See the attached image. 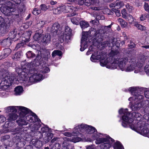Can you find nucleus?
Returning <instances> with one entry per match:
<instances>
[{"mask_svg":"<svg viewBox=\"0 0 149 149\" xmlns=\"http://www.w3.org/2000/svg\"><path fill=\"white\" fill-rule=\"evenodd\" d=\"M144 8L146 11L149 12V5L148 3H145Z\"/></svg>","mask_w":149,"mask_h":149,"instance_id":"nucleus-43","label":"nucleus"},{"mask_svg":"<svg viewBox=\"0 0 149 149\" xmlns=\"http://www.w3.org/2000/svg\"><path fill=\"white\" fill-rule=\"evenodd\" d=\"M77 8L73 7L70 4L67 3L64 5L59 7L53 10V13L56 14H58L62 12L64 13L69 12L70 13V16H73L76 15V12Z\"/></svg>","mask_w":149,"mask_h":149,"instance_id":"nucleus-10","label":"nucleus"},{"mask_svg":"<svg viewBox=\"0 0 149 149\" xmlns=\"http://www.w3.org/2000/svg\"><path fill=\"white\" fill-rule=\"evenodd\" d=\"M47 130V128L45 127H42L41 128V131L42 133L45 132Z\"/></svg>","mask_w":149,"mask_h":149,"instance_id":"nucleus-52","label":"nucleus"},{"mask_svg":"<svg viewBox=\"0 0 149 149\" xmlns=\"http://www.w3.org/2000/svg\"><path fill=\"white\" fill-rule=\"evenodd\" d=\"M88 125L84 123L75 125L73 129V134L78 136L82 137L83 134H85Z\"/></svg>","mask_w":149,"mask_h":149,"instance_id":"nucleus-12","label":"nucleus"},{"mask_svg":"<svg viewBox=\"0 0 149 149\" xmlns=\"http://www.w3.org/2000/svg\"><path fill=\"white\" fill-rule=\"evenodd\" d=\"M106 55L102 52H97L93 54L90 59L93 62H96L97 60L100 61V65L103 67L110 69H115L118 67L119 63L118 58L115 56H110L106 58Z\"/></svg>","mask_w":149,"mask_h":149,"instance_id":"nucleus-7","label":"nucleus"},{"mask_svg":"<svg viewBox=\"0 0 149 149\" xmlns=\"http://www.w3.org/2000/svg\"><path fill=\"white\" fill-rule=\"evenodd\" d=\"M87 149H95V147L93 145H89L86 146Z\"/></svg>","mask_w":149,"mask_h":149,"instance_id":"nucleus-53","label":"nucleus"},{"mask_svg":"<svg viewBox=\"0 0 149 149\" xmlns=\"http://www.w3.org/2000/svg\"><path fill=\"white\" fill-rule=\"evenodd\" d=\"M126 8L130 12H131L133 9V7L132 6H130L128 4L126 6Z\"/></svg>","mask_w":149,"mask_h":149,"instance_id":"nucleus-45","label":"nucleus"},{"mask_svg":"<svg viewBox=\"0 0 149 149\" xmlns=\"http://www.w3.org/2000/svg\"><path fill=\"white\" fill-rule=\"evenodd\" d=\"M142 47L146 49H148L149 48V45L143 46H142Z\"/></svg>","mask_w":149,"mask_h":149,"instance_id":"nucleus-59","label":"nucleus"},{"mask_svg":"<svg viewBox=\"0 0 149 149\" xmlns=\"http://www.w3.org/2000/svg\"><path fill=\"white\" fill-rule=\"evenodd\" d=\"M71 20L72 23L77 25L79 23V19L75 17L71 18Z\"/></svg>","mask_w":149,"mask_h":149,"instance_id":"nucleus-38","label":"nucleus"},{"mask_svg":"<svg viewBox=\"0 0 149 149\" xmlns=\"http://www.w3.org/2000/svg\"><path fill=\"white\" fill-rule=\"evenodd\" d=\"M56 2L55 1H52L51 2L52 5H54L56 3Z\"/></svg>","mask_w":149,"mask_h":149,"instance_id":"nucleus-62","label":"nucleus"},{"mask_svg":"<svg viewBox=\"0 0 149 149\" xmlns=\"http://www.w3.org/2000/svg\"><path fill=\"white\" fill-rule=\"evenodd\" d=\"M61 145L58 143H56L53 145L50 146L51 149H60Z\"/></svg>","mask_w":149,"mask_h":149,"instance_id":"nucleus-35","label":"nucleus"},{"mask_svg":"<svg viewBox=\"0 0 149 149\" xmlns=\"http://www.w3.org/2000/svg\"><path fill=\"white\" fill-rule=\"evenodd\" d=\"M94 139H96L95 143L97 144H101L100 148L101 149H107L111 146L110 141L113 139L109 135L105 134L97 133L96 129L93 127L88 125L85 134H92Z\"/></svg>","mask_w":149,"mask_h":149,"instance_id":"nucleus-8","label":"nucleus"},{"mask_svg":"<svg viewBox=\"0 0 149 149\" xmlns=\"http://www.w3.org/2000/svg\"><path fill=\"white\" fill-rule=\"evenodd\" d=\"M47 22L45 20L41 21L38 24V26H40L41 27H42L43 25L46 24V23Z\"/></svg>","mask_w":149,"mask_h":149,"instance_id":"nucleus-48","label":"nucleus"},{"mask_svg":"<svg viewBox=\"0 0 149 149\" xmlns=\"http://www.w3.org/2000/svg\"><path fill=\"white\" fill-rule=\"evenodd\" d=\"M129 60V59L127 58L121 59L118 58L119 61L118 67L122 71H124L126 70L125 68L128 63Z\"/></svg>","mask_w":149,"mask_h":149,"instance_id":"nucleus-19","label":"nucleus"},{"mask_svg":"<svg viewBox=\"0 0 149 149\" xmlns=\"http://www.w3.org/2000/svg\"><path fill=\"white\" fill-rule=\"evenodd\" d=\"M124 5V3L120 1H117L114 3H111L110 6L111 7L116 8L119 9L123 7Z\"/></svg>","mask_w":149,"mask_h":149,"instance_id":"nucleus-22","label":"nucleus"},{"mask_svg":"<svg viewBox=\"0 0 149 149\" xmlns=\"http://www.w3.org/2000/svg\"><path fill=\"white\" fill-rule=\"evenodd\" d=\"M139 90L138 87H130L128 91L132 95L128 99L130 101L129 105L130 108L134 111L139 110L142 107H146L144 112L146 114H149V101L145 100L144 96L139 94H135V91Z\"/></svg>","mask_w":149,"mask_h":149,"instance_id":"nucleus-5","label":"nucleus"},{"mask_svg":"<svg viewBox=\"0 0 149 149\" xmlns=\"http://www.w3.org/2000/svg\"><path fill=\"white\" fill-rule=\"evenodd\" d=\"M34 144L36 147L39 148L42 146V143L40 141L37 140Z\"/></svg>","mask_w":149,"mask_h":149,"instance_id":"nucleus-42","label":"nucleus"},{"mask_svg":"<svg viewBox=\"0 0 149 149\" xmlns=\"http://www.w3.org/2000/svg\"><path fill=\"white\" fill-rule=\"evenodd\" d=\"M125 18L127 20L129 24H134L136 21V19L133 17L132 15L129 14Z\"/></svg>","mask_w":149,"mask_h":149,"instance_id":"nucleus-27","label":"nucleus"},{"mask_svg":"<svg viewBox=\"0 0 149 149\" xmlns=\"http://www.w3.org/2000/svg\"><path fill=\"white\" fill-rule=\"evenodd\" d=\"M11 52V50L10 48H7L4 49L3 52L4 58H6L7 57L10 53Z\"/></svg>","mask_w":149,"mask_h":149,"instance_id":"nucleus-34","label":"nucleus"},{"mask_svg":"<svg viewBox=\"0 0 149 149\" xmlns=\"http://www.w3.org/2000/svg\"><path fill=\"white\" fill-rule=\"evenodd\" d=\"M135 87V86L132 87ZM136 87H138L139 88V90L138 91H135V94L138 95L139 94L141 95L140 93H139V92L141 90L144 91V94L145 97L148 99H149V89L148 88H140L139 87L136 86Z\"/></svg>","mask_w":149,"mask_h":149,"instance_id":"nucleus-21","label":"nucleus"},{"mask_svg":"<svg viewBox=\"0 0 149 149\" xmlns=\"http://www.w3.org/2000/svg\"><path fill=\"white\" fill-rule=\"evenodd\" d=\"M16 29H15L12 31L10 35V37L6 39L3 40L2 42V45L7 46V47L9 46L12 41V39H13L16 37Z\"/></svg>","mask_w":149,"mask_h":149,"instance_id":"nucleus-15","label":"nucleus"},{"mask_svg":"<svg viewBox=\"0 0 149 149\" xmlns=\"http://www.w3.org/2000/svg\"><path fill=\"white\" fill-rule=\"evenodd\" d=\"M80 25L82 29H84L88 27L89 24L88 23L85 21H82L80 22Z\"/></svg>","mask_w":149,"mask_h":149,"instance_id":"nucleus-33","label":"nucleus"},{"mask_svg":"<svg viewBox=\"0 0 149 149\" xmlns=\"http://www.w3.org/2000/svg\"><path fill=\"white\" fill-rule=\"evenodd\" d=\"M96 18L97 19L99 20H100V19H103L104 18V17L103 16H102L101 17H100L99 16H97Z\"/></svg>","mask_w":149,"mask_h":149,"instance_id":"nucleus-58","label":"nucleus"},{"mask_svg":"<svg viewBox=\"0 0 149 149\" xmlns=\"http://www.w3.org/2000/svg\"><path fill=\"white\" fill-rule=\"evenodd\" d=\"M118 22L120 24L123 28L126 27L127 25V23L122 18H119L118 19Z\"/></svg>","mask_w":149,"mask_h":149,"instance_id":"nucleus-30","label":"nucleus"},{"mask_svg":"<svg viewBox=\"0 0 149 149\" xmlns=\"http://www.w3.org/2000/svg\"><path fill=\"white\" fill-rule=\"evenodd\" d=\"M68 143L65 141L62 144V149H69Z\"/></svg>","mask_w":149,"mask_h":149,"instance_id":"nucleus-40","label":"nucleus"},{"mask_svg":"<svg viewBox=\"0 0 149 149\" xmlns=\"http://www.w3.org/2000/svg\"><path fill=\"white\" fill-rule=\"evenodd\" d=\"M41 32L40 33L39 31L37 32L33 37L34 40L38 41V42L40 43H41V40L42 35Z\"/></svg>","mask_w":149,"mask_h":149,"instance_id":"nucleus-25","label":"nucleus"},{"mask_svg":"<svg viewBox=\"0 0 149 149\" xmlns=\"http://www.w3.org/2000/svg\"><path fill=\"white\" fill-rule=\"evenodd\" d=\"M41 56L38 55L35 60L30 63L25 64V62L22 63V68L17 67L16 72L17 75L14 76L13 73L6 72L3 75V78L0 83V88L2 90L8 88L13 82L17 83V81L22 80L26 83L31 84L43 80L44 77L42 73L49 72L47 65L43 62L40 63Z\"/></svg>","mask_w":149,"mask_h":149,"instance_id":"nucleus-1","label":"nucleus"},{"mask_svg":"<svg viewBox=\"0 0 149 149\" xmlns=\"http://www.w3.org/2000/svg\"><path fill=\"white\" fill-rule=\"evenodd\" d=\"M99 37V34H96V30L93 28L88 32H83L80 50L83 51L87 47L89 43L92 44L91 46L93 47L90 50L91 52L94 51L96 47H101L100 42L102 41V39Z\"/></svg>","mask_w":149,"mask_h":149,"instance_id":"nucleus-4","label":"nucleus"},{"mask_svg":"<svg viewBox=\"0 0 149 149\" xmlns=\"http://www.w3.org/2000/svg\"><path fill=\"white\" fill-rule=\"evenodd\" d=\"M51 40V37L49 34H47L45 35H42L41 43L44 45H47L49 43Z\"/></svg>","mask_w":149,"mask_h":149,"instance_id":"nucleus-20","label":"nucleus"},{"mask_svg":"<svg viewBox=\"0 0 149 149\" xmlns=\"http://www.w3.org/2000/svg\"><path fill=\"white\" fill-rule=\"evenodd\" d=\"M52 55L53 57L57 55L60 56L62 55V53L61 51L58 50H54L52 52Z\"/></svg>","mask_w":149,"mask_h":149,"instance_id":"nucleus-32","label":"nucleus"},{"mask_svg":"<svg viewBox=\"0 0 149 149\" xmlns=\"http://www.w3.org/2000/svg\"><path fill=\"white\" fill-rule=\"evenodd\" d=\"M9 22L6 21L4 19L0 16V30L3 32L7 31L10 26Z\"/></svg>","mask_w":149,"mask_h":149,"instance_id":"nucleus-18","label":"nucleus"},{"mask_svg":"<svg viewBox=\"0 0 149 149\" xmlns=\"http://www.w3.org/2000/svg\"><path fill=\"white\" fill-rule=\"evenodd\" d=\"M10 138V136L8 135H5L3 136V139H8Z\"/></svg>","mask_w":149,"mask_h":149,"instance_id":"nucleus-57","label":"nucleus"},{"mask_svg":"<svg viewBox=\"0 0 149 149\" xmlns=\"http://www.w3.org/2000/svg\"><path fill=\"white\" fill-rule=\"evenodd\" d=\"M23 89L21 86H18L16 87L15 89V94L16 95H19L23 93Z\"/></svg>","mask_w":149,"mask_h":149,"instance_id":"nucleus-26","label":"nucleus"},{"mask_svg":"<svg viewBox=\"0 0 149 149\" xmlns=\"http://www.w3.org/2000/svg\"><path fill=\"white\" fill-rule=\"evenodd\" d=\"M21 45L20 44H18V45H17L16 47V48H18L19 47V46Z\"/></svg>","mask_w":149,"mask_h":149,"instance_id":"nucleus-64","label":"nucleus"},{"mask_svg":"<svg viewBox=\"0 0 149 149\" xmlns=\"http://www.w3.org/2000/svg\"><path fill=\"white\" fill-rule=\"evenodd\" d=\"M134 47V44H131L130 45V48H133Z\"/></svg>","mask_w":149,"mask_h":149,"instance_id":"nucleus-63","label":"nucleus"},{"mask_svg":"<svg viewBox=\"0 0 149 149\" xmlns=\"http://www.w3.org/2000/svg\"><path fill=\"white\" fill-rule=\"evenodd\" d=\"M26 55L28 58H33L35 56V54L31 51L27 52L26 54Z\"/></svg>","mask_w":149,"mask_h":149,"instance_id":"nucleus-36","label":"nucleus"},{"mask_svg":"<svg viewBox=\"0 0 149 149\" xmlns=\"http://www.w3.org/2000/svg\"><path fill=\"white\" fill-rule=\"evenodd\" d=\"M14 123L12 122H6L4 125L3 131L0 133H6L9 132H14L15 133H19L21 132V130L19 128H14Z\"/></svg>","mask_w":149,"mask_h":149,"instance_id":"nucleus-13","label":"nucleus"},{"mask_svg":"<svg viewBox=\"0 0 149 149\" xmlns=\"http://www.w3.org/2000/svg\"><path fill=\"white\" fill-rule=\"evenodd\" d=\"M145 41L147 43L149 44V34L146 37Z\"/></svg>","mask_w":149,"mask_h":149,"instance_id":"nucleus-55","label":"nucleus"},{"mask_svg":"<svg viewBox=\"0 0 149 149\" xmlns=\"http://www.w3.org/2000/svg\"><path fill=\"white\" fill-rule=\"evenodd\" d=\"M16 113H13L9 114L7 116V120L10 121H11L16 120L18 118V116Z\"/></svg>","mask_w":149,"mask_h":149,"instance_id":"nucleus-24","label":"nucleus"},{"mask_svg":"<svg viewBox=\"0 0 149 149\" xmlns=\"http://www.w3.org/2000/svg\"><path fill=\"white\" fill-rule=\"evenodd\" d=\"M100 44L101 48L105 47L107 46L110 47L112 45H113V44L111 45V43H110L108 41L101 42Z\"/></svg>","mask_w":149,"mask_h":149,"instance_id":"nucleus-31","label":"nucleus"},{"mask_svg":"<svg viewBox=\"0 0 149 149\" xmlns=\"http://www.w3.org/2000/svg\"><path fill=\"white\" fill-rule=\"evenodd\" d=\"M60 25L58 23H54L52 27L51 31L54 33V34L57 33L58 30L60 31Z\"/></svg>","mask_w":149,"mask_h":149,"instance_id":"nucleus-23","label":"nucleus"},{"mask_svg":"<svg viewBox=\"0 0 149 149\" xmlns=\"http://www.w3.org/2000/svg\"><path fill=\"white\" fill-rule=\"evenodd\" d=\"M6 119L5 117L3 116H0V123H2L6 120Z\"/></svg>","mask_w":149,"mask_h":149,"instance_id":"nucleus-46","label":"nucleus"},{"mask_svg":"<svg viewBox=\"0 0 149 149\" xmlns=\"http://www.w3.org/2000/svg\"><path fill=\"white\" fill-rule=\"evenodd\" d=\"M28 35V38H29L32 33V32L31 31H28L26 32Z\"/></svg>","mask_w":149,"mask_h":149,"instance_id":"nucleus-56","label":"nucleus"},{"mask_svg":"<svg viewBox=\"0 0 149 149\" xmlns=\"http://www.w3.org/2000/svg\"><path fill=\"white\" fill-rule=\"evenodd\" d=\"M40 13V10L37 8H34L32 12L33 14L34 15H38Z\"/></svg>","mask_w":149,"mask_h":149,"instance_id":"nucleus-39","label":"nucleus"},{"mask_svg":"<svg viewBox=\"0 0 149 149\" xmlns=\"http://www.w3.org/2000/svg\"><path fill=\"white\" fill-rule=\"evenodd\" d=\"M0 96L2 97H5L7 96V95L4 91L0 92Z\"/></svg>","mask_w":149,"mask_h":149,"instance_id":"nucleus-49","label":"nucleus"},{"mask_svg":"<svg viewBox=\"0 0 149 149\" xmlns=\"http://www.w3.org/2000/svg\"><path fill=\"white\" fill-rule=\"evenodd\" d=\"M93 48V46H91L89 48L87 52L86 53V55H89L90 54H91V52H90V50L91 49H92Z\"/></svg>","mask_w":149,"mask_h":149,"instance_id":"nucleus-50","label":"nucleus"},{"mask_svg":"<svg viewBox=\"0 0 149 149\" xmlns=\"http://www.w3.org/2000/svg\"><path fill=\"white\" fill-rule=\"evenodd\" d=\"M115 12L116 15L118 17H119L120 15V13L119 10H117L115 11Z\"/></svg>","mask_w":149,"mask_h":149,"instance_id":"nucleus-51","label":"nucleus"},{"mask_svg":"<svg viewBox=\"0 0 149 149\" xmlns=\"http://www.w3.org/2000/svg\"><path fill=\"white\" fill-rule=\"evenodd\" d=\"M90 8L92 9L95 10H100L102 9L101 7L96 6H91L90 7Z\"/></svg>","mask_w":149,"mask_h":149,"instance_id":"nucleus-47","label":"nucleus"},{"mask_svg":"<svg viewBox=\"0 0 149 149\" xmlns=\"http://www.w3.org/2000/svg\"><path fill=\"white\" fill-rule=\"evenodd\" d=\"M99 37V34H96V30L93 28L88 32H83L80 50L83 51L87 47L89 43L92 44L91 46L93 47L90 50L91 52L94 51L96 47H101L100 42L102 41V39Z\"/></svg>","mask_w":149,"mask_h":149,"instance_id":"nucleus-3","label":"nucleus"},{"mask_svg":"<svg viewBox=\"0 0 149 149\" xmlns=\"http://www.w3.org/2000/svg\"><path fill=\"white\" fill-rule=\"evenodd\" d=\"M40 8L43 11H45L47 10L48 8L45 4H42L40 6Z\"/></svg>","mask_w":149,"mask_h":149,"instance_id":"nucleus-44","label":"nucleus"},{"mask_svg":"<svg viewBox=\"0 0 149 149\" xmlns=\"http://www.w3.org/2000/svg\"><path fill=\"white\" fill-rule=\"evenodd\" d=\"M118 113L122 116V125L123 127H127L129 126L132 130L149 138V125L140 121V114L134 112L130 114L127 109L123 108L119 110Z\"/></svg>","mask_w":149,"mask_h":149,"instance_id":"nucleus-2","label":"nucleus"},{"mask_svg":"<svg viewBox=\"0 0 149 149\" xmlns=\"http://www.w3.org/2000/svg\"><path fill=\"white\" fill-rule=\"evenodd\" d=\"M22 52L19 51L16 53L12 56V58L15 61L18 60L22 56Z\"/></svg>","mask_w":149,"mask_h":149,"instance_id":"nucleus-28","label":"nucleus"},{"mask_svg":"<svg viewBox=\"0 0 149 149\" xmlns=\"http://www.w3.org/2000/svg\"><path fill=\"white\" fill-rule=\"evenodd\" d=\"M121 12L122 14L123 17L124 18H126L127 15L129 14L127 13L126 11V10L125 9L122 10H121Z\"/></svg>","mask_w":149,"mask_h":149,"instance_id":"nucleus-41","label":"nucleus"},{"mask_svg":"<svg viewBox=\"0 0 149 149\" xmlns=\"http://www.w3.org/2000/svg\"><path fill=\"white\" fill-rule=\"evenodd\" d=\"M56 138H54L52 140L51 142L53 143L55 141H56Z\"/></svg>","mask_w":149,"mask_h":149,"instance_id":"nucleus-61","label":"nucleus"},{"mask_svg":"<svg viewBox=\"0 0 149 149\" xmlns=\"http://www.w3.org/2000/svg\"><path fill=\"white\" fill-rule=\"evenodd\" d=\"M68 1L70 2H77V1H83V2H84V0H68Z\"/></svg>","mask_w":149,"mask_h":149,"instance_id":"nucleus-54","label":"nucleus"},{"mask_svg":"<svg viewBox=\"0 0 149 149\" xmlns=\"http://www.w3.org/2000/svg\"><path fill=\"white\" fill-rule=\"evenodd\" d=\"M140 65H142V67L143 68V70L142 72H139L143 73V72H144V71H145L146 74L148 76H149V63L145 66L144 68L143 66V63H140Z\"/></svg>","mask_w":149,"mask_h":149,"instance_id":"nucleus-29","label":"nucleus"},{"mask_svg":"<svg viewBox=\"0 0 149 149\" xmlns=\"http://www.w3.org/2000/svg\"><path fill=\"white\" fill-rule=\"evenodd\" d=\"M4 58V56L3 55H3H1L0 56V60H1L3 58Z\"/></svg>","mask_w":149,"mask_h":149,"instance_id":"nucleus-60","label":"nucleus"},{"mask_svg":"<svg viewBox=\"0 0 149 149\" xmlns=\"http://www.w3.org/2000/svg\"><path fill=\"white\" fill-rule=\"evenodd\" d=\"M12 0L17 4H19L21 2V0ZM0 5L1 6L0 8L1 11L6 15L17 16L15 13L16 9L14 7V5L9 0H0Z\"/></svg>","mask_w":149,"mask_h":149,"instance_id":"nucleus-9","label":"nucleus"},{"mask_svg":"<svg viewBox=\"0 0 149 149\" xmlns=\"http://www.w3.org/2000/svg\"><path fill=\"white\" fill-rule=\"evenodd\" d=\"M24 107L20 106H10L6 107L5 108L6 112L10 114L13 113H16L18 110L19 113L20 112L21 116L22 115L23 111L24 109Z\"/></svg>","mask_w":149,"mask_h":149,"instance_id":"nucleus-14","label":"nucleus"},{"mask_svg":"<svg viewBox=\"0 0 149 149\" xmlns=\"http://www.w3.org/2000/svg\"><path fill=\"white\" fill-rule=\"evenodd\" d=\"M72 37L71 30L70 28L68 26L65 27V32L63 36H60V42H62L64 40H65L68 41L70 40Z\"/></svg>","mask_w":149,"mask_h":149,"instance_id":"nucleus-16","label":"nucleus"},{"mask_svg":"<svg viewBox=\"0 0 149 149\" xmlns=\"http://www.w3.org/2000/svg\"><path fill=\"white\" fill-rule=\"evenodd\" d=\"M135 26L138 29L141 31H144L146 29V27L139 24H136Z\"/></svg>","mask_w":149,"mask_h":149,"instance_id":"nucleus-37","label":"nucleus"},{"mask_svg":"<svg viewBox=\"0 0 149 149\" xmlns=\"http://www.w3.org/2000/svg\"><path fill=\"white\" fill-rule=\"evenodd\" d=\"M73 130L72 133L69 132H65L64 133V135L68 137H70V138H66V139L68 141H70L74 143H76L82 140L81 139L77 136H75L73 134Z\"/></svg>","mask_w":149,"mask_h":149,"instance_id":"nucleus-17","label":"nucleus"},{"mask_svg":"<svg viewBox=\"0 0 149 149\" xmlns=\"http://www.w3.org/2000/svg\"><path fill=\"white\" fill-rule=\"evenodd\" d=\"M142 65H140L139 63H136V60L134 58H129L128 63L125 68L126 70L124 71L130 72L133 71L135 69L134 72L138 73L139 72H142L143 68L142 67Z\"/></svg>","mask_w":149,"mask_h":149,"instance_id":"nucleus-11","label":"nucleus"},{"mask_svg":"<svg viewBox=\"0 0 149 149\" xmlns=\"http://www.w3.org/2000/svg\"><path fill=\"white\" fill-rule=\"evenodd\" d=\"M24 108L22 116L20 115V112L19 113V118L17 120V122L19 126L21 127L27 125L29 122V126L31 131H36L40 127V125L39 123L40 120L34 113L32 115H29L28 113L31 112V110L25 107Z\"/></svg>","mask_w":149,"mask_h":149,"instance_id":"nucleus-6","label":"nucleus"}]
</instances>
